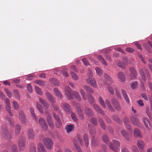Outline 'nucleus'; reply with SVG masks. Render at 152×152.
<instances>
[{
  "mask_svg": "<svg viewBox=\"0 0 152 152\" xmlns=\"http://www.w3.org/2000/svg\"><path fill=\"white\" fill-rule=\"evenodd\" d=\"M104 77L106 79L108 82V83L107 82L106 84V85H107V88L108 91L112 95L114 94V91H115L117 96L119 98H121L120 95L118 91L117 88L113 85V82L112 79L106 73L104 74Z\"/></svg>",
  "mask_w": 152,
  "mask_h": 152,
  "instance_id": "obj_1",
  "label": "nucleus"
},
{
  "mask_svg": "<svg viewBox=\"0 0 152 152\" xmlns=\"http://www.w3.org/2000/svg\"><path fill=\"white\" fill-rule=\"evenodd\" d=\"M64 92L67 98L70 100L73 99V96L77 101L80 102L81 100V98L79 93L76 91H72L71 89L69 87H65Z\"/></svg>",
  "mask_w": 152,
  "mask_h": 152,
  "instance_id": "obj_2",
  "label": "nucleus"
},
{
  "mask_svg": "<svg viewBox=\"0 0 152 152\" xmlns=\"http://www.w3.org/2000/svg\"><path fill=\"white\" fill-rule=\"evenodd\" d=\"M1 135L3 138L7 140H9L11 138V135L7 130L6 125H3L1 128Z\"/></svg>",
  "mask_w": 152,
  "mask_h": 152,
  "instance_id": "obj_3",
  "label": "nucleus"
},
{
  "mask_svg": "<svg viewBox=\"0 0 152 152\" xmlns=\"http://www.w3.org/2000/svg\"><path fill=\"white\" fill-rule=\"evenodd\" d=\"M88 77L86 79L87 83H89L91 86L94 88H96L97 85L96 80L94 78L93 79L91 78V77L92 76V71L90 69H89L88 70Z\"/></svg>",
  "mask_w": 152,
  "mask_h": 152,
  "instance_id": "obj_4",
  "label": "nucleus"
},
{
  "mask_svg": "<svg viewBox=\"0 0 152 152\" xmlns=\"http://www.w3.org/2000/svg\"><path fill=\"white\" fill-rule=\"evenodd\" d=\"M113 144L111 142L109 143V146L110 149L113 150L115 152H118L119 150V142L115 140H113Z\"/></svg>",
  "mask_w": 152,
  "mask_h": 152,
  "instance_id": "obj_5",
  "label": "nucleus"
},
{
  "mask_svg": "<svg viewBox=\"0 0 152 152\" xmlns=\"http://www.w3.org/2000/svg\"><path fill=\"white\" fill-rule=\"evenodd\" d=\"M43 142L47 149L51 150L52 148L53 143L51 139L48 138H45L43 139Z\"/></svg>",
  "mask_w": 152,
  "mask_h": 152,
  "instance_id": "obj_6",
  "label": "nucleus"
},
{
  "mask_svg": "<svg viewBox=\"0 0 152 152\" xmlns=\"http://www.w3.org/2000/svg\"><path fill=\"white\" fill-rule=\"evenodd\" d=\"M26 139L24 137H20L18 141V146L19 150L22 151L26 145Z\"/></svg>",
  "mask_w": 152,
  "mask_h": 152,
  "instance_id": "obj_7",
  "label": "nucleus"
},
{
  "mask_svg": "<svg viewBox=\"0 0 152 152\" xmlns=\"http://www.w3.org/2000/svg\"><path fill=\"white\" fill-rule=\"evenodd\" d=\"M142 121L146 128L148 130H150L151 129V124L148 118L144 117L143 118Z\"/></svg>",
  "mask_w": 152,
  "mask_h": 152,
  "instance_id": "obj_8",
  "label": "nucleus"
},
{
  "mask_svg": "<svg viewBox=\"0 0 152 152\" xmlns=\"http://www.w3.org/2000/svg\"><path fill=\"white\" fill-rule=\"evenodd\" d=\"M131 121L133 124L138 127L142 126V125L140 121L139 118L134 116H131L130 117Z\"/></svg>",
  "mask_w": 152,
  "mask_h": 152,
  "instance_id": "obj_9",
  "label": "nucleus"
},
{
  "mask_svg": "<svg viewBox=\"0 0 152 152\" xmlns=\"http://www.w3.org/2000/svg\"><path fill=\"white\" fill-rule=\"evenodd\" d=\"M45 112L47 115V121L48 122V124L53 129L54 127V125L52 120L51 117L48 112V110L45 111Z\"/></svg>",
  "mask_w": 152,
  "mask_h": 152,
  "instance_id": "obj_10",
  "label": "nucleus"
},
{
  "mask_svg": "<svg viewBox=\"0 0 152 152\" xmlns=\"http://www.w3.org/2000/svg\"><path fill=\"white\" fill-rule=\"evenodd\" d=\"M111 102L113 107L117 111H120L121 110V107L118 101L114 98H112Z\"/></svg>",
  "mask_w": 152,
  "mask_h": 152,
  "instance_id": "obj_11",
  "label": "nucleus"
},
{
  "mask_svg": "<svg viewBox=\"0 0 152 152\" xmlns=\"http://www.w3.org/2000/svg\"><path fill=\"white\" fill-rule=\"evenodd\" d=\"M39 123L43 130L46 131L47 130L48 128V126L46 124L45 121L43 118L41 117L39 119Z\"/></svg>",
  "mask_w": 152,
  "mask_h": 152,
  "instance_id": "obj_12",
  "label": "nucleus"
},
{
  "mask_svg": "<svg viewBox=\"0 0 152 152\" xmlns=\"http://www.w3.org/2000/svg\"><path fill=\"white\" fill-rule=\"evenodd\" d=\"M130 73L129 75L130 78L131 80L134 79L137 76V74L135 69L132 67L129 68Z\"/></svg>",
  "mask_w": 152,
  "mask_h": 152,
  "instance_id": "obj_13",
  "label": "nucleus"
},
{
  "mask_svg": "<svg viewBox=\"0 0 152 152\" xmlns=\"http://www.w3.org/2000/svg\"><path fill=\"white\" fill-rule=\"evenodd\" d=\"M5 102L6 104V107L7 111L10 116H12L13 115L10 110L11 105L10 99L8 98L6 99L5 100Z\"/></svg>",
  "mask_w": 152,
  "mask_h": 152,
  "instance_id": "obj_14",
  "label": "nucleus"
},
{
  "mask_svg": "<svg viewBox=\"0 0 152 152\" xmlns=\"http://www.w3.org/2000/svg\"><path fill=\"white\" fill-rule=\"evenodd\" d=\"M19 118L21 122L23 124H25L27 122V120L25 118L23 112L20 111L19 112Z\"/></svg>",
  "mask_w": 152,
  "mask_h": 152,
  "instance_id": "obj_15",
  "label": "nucleus"
},
{
  "mask_svg": "<svg viewBox=\"0 0 152 152\" xmlns=\"http://www.w3.org/2000/svg\"><path fill=\"white\" fill-rule=\"evenodd\" d=\"M76 110L80 118L82 120H84V115L80 107H77L76 108Z\"/></svg>",
  "mask_w": 152,
  "mask_h": 152,
  "instance_id": "obj_16",
  "label": "nucleus"
},
{
  "mask_svg": "<svg viewBox=\"0 0 152 152\" xmlns=\"http://www.w3.org/2000/svg\"><path fill=\"white\" fill-rule=\"evenodd\" d=\"M137 145L141 152H145L143 150L145 143L142 141L141 140L138 141L137 142Z\"/></svg>",
  "mask_w": 152,
  "mask_h": 152,
  "instance_id": "obj_17",
  "label": "nucleus"
},
{
  "mask_svg": "<svg viewBox=\"0 0 152 152\" xmlns=\"http://www.w3.org/2000/svg\"><path fill=\"white\" fill-rule=\"evenodd\" d=\"M63 107L64 111L68 114L70 113L71 110V107L68 103H64L63 105Z\"/></svg>",
  "mask_w": 152,
  "mask_h": 152,
  "instance_id": "obj_18",
  "label": "nucleus"
},
{
  "mask_svg": "<svg viewBox=\"0 0 152 152\" xmlns=\"http://www.w3.org/2000/svg\"><path fill=\"white\" fill-rule=\"evenodd\" d=\"M84 110L85 114L88 116L91 117L94 115L92 110L89 108L87 107H85Z\"/></svg>",
  "mask_w": 152,
  "mask_h": 152,
  "instance_id": "obj_19",
  "label": "nucleus"
},
{
  "mask_svg": "<svg viewBox=\"0 0 152 152\" xmlns=\"http://www.w3.org/2000/svg\"><path fill=\"white\" fill-rule=\"evenodd\" d=\"M89 133L91 136L92 137L96 133V130L95 128L93 127L89 126L88 128Z\"/></svg>",
  "mask_w": 152,
  "mask_h": 152,
  "instance_id": "obj_20",
  "label": "nucleus"
},
{
  "mask_svg": "<svg viewBox=\"0 0 152 152\" xmlns=\"http://www.w3.org/2000/svg\"><path fill=\"white\" fill-rule=\"evenodd\" d=\"M133 132L134 137H139L140 138L142 137V135L139 129L137 128L135 129Z\"/></svg>",
  "mask_w": 152,
  "mask_h": 152,
  "instance_id": "obj_21",
  "label": "nucleus"
},
{
  "mask_svg": "<svg viewBox=\"0 0 152 152\" xmlns=\"http://www.w3.org/2000/svg\"><path fill=\"white\" fill-rule=\"evenodd\" d=\"M118 77L119 79L122 82H124L126 80L125 75L122 72H120L118 74Z\"/></svg>",
  "mask_w": 152,
  "mask_h": 152,
  "instance_id": "obj_22",
  "label": "nucleus"
},
{
  "mask_svg": "<svg viewBox=\"0 0 152 152\" xmlns=\"http://www.w3.org/2000/svg\"><path fill=\"white\" fill-rule=\"evenodd\" d=\"M55 95L60 99H61L63 96L60 91L57 88H55L53 89Z\"/></svg>",
  "mask_w": 152,
  "mask_h": 152,
  "instance_id": "obj_23",
  "label": "nucleus"
},
{
  "mask_svg": "<svg viewBox=\"0 0 152 152\" xmlns=\"http://www.w3.org/2000/svg\"><path fill=\"white\" fill-rule=\"evenodd\" d=\"M38 150L39 152H46V150L43 145L41 143L38 145Z\"/></svg>",
  "mask_w": 152,
  "mask_h": 152,
  "instance_id": "obj_24",
  "label": "nucleus"
},
{
  "mask_svg": "<svg viewBox=\"0 0 152 152\" xmlns=\"http://www.w3.org/2000/svg\"><path fill=\"white\" fill-rule=\"evenodd\" d=\"M121 93L125 101L127 103H129V99L126 92L124 90H122Z\"/></svg>",
  "mask_w": 152,
  "mask_h": 152,
  "instance_id": "obj_25",
  "label": "nucleus"
},
{
  "mask_svg": "<svg viewBox=\"0 0 152 152\" xmlns=\"http://www.w3.org/2000/svg\"><path fill=\"white\" fill-rule=\"evenodd\" d=\"M73 142L77 151V152H82L81 150L79 147V145L77 140H73Z\"/></svg>",
  "mask_w": 152,
  "mask_h": 152,
  "instance_id": "obj_26",
  "label": "nucleus"
},
{
  "mask_svg": "<svg viewBox=\"0 0 152 152\" xmlns=\"http://www.w3.org/2000/svg\"><path fill=\"white\" fill-rule=\"evenodd\" d=\"M105 102L106 104L107 107L109 109L110 111L112 112H114L115 110L114 109L109 101L107 99L105 100Z\"/></svg>",
  "mask_w": 152,
  "mask_h": 152,
  "instance_id": "obj_27",
  "label": "nucleus"
},
{
  "mask_svg": "<svg viewBox=\"0 0 152 152\" xmlns=\"http://www.w3.org/2000/svg\"><path fill=\"white\" fill-rule=\"evenodd\" d=\"M50 82L52 84L55 85L56 86H58L60 85L59 82L56 79L54 78H51L49 79Z\"/></svg>",
  "mask_w": 152,
  "mask_h": 152,
  "instance_id": "obj_28",
  "label": "nucleus"
},
{
  "mask_svg": "<svg viewBox=\"0 0 152 152\" xmlns=\"http://www.w3.org/2000/svg\"><path fill=\"white\" fill-rule=\"evenodd\" d=\"M28 137L31 139H33L34 138V134L33 131L32 129H29L28 131Z\"/></svg>",
  "mask_w": 152,
  "mask_h": 152,
  "instance_id": "obj_29",
  "label": "nucleus"
},
{
  "mask_svg": "<svg viewBox=\"0 0 152 152\" xmlns=\"http://www.w3.org/2000/svg\"><path fill=\"white\" fill-rule=\"evenodd\" d=\"M83 140L85 142V145L86 147L88 145V136L87 134H85L83 136Z\"/></svg>",
  "mask_w": 152,
  "mask_h": 152,
  "instance_id": "obj_30",
  "label": "nucleus"
},
{
  "mask_svg": "<svg viewBox=\"0 0 152 152\" xmlns=\"http://www.w3.org/2000/svg\"><path fill=\"white\" fill-rule=\"evenodd\" d=\"M93 107L95 110L98 112L103 114L104 111L97 105L95 104H93Z\"/></svg>",
  "mask_w": 152,
  "mask_h": 152,
  "instance_id": "obj_31",
  "label": "nucleus"
},
{
  "mask_svg": "<svg viewBox=\"0 0 152 152\" xmlns=\"http://www.w3.org/2000/svg\"><path fill=\"white\" fill-rule=\"evenodd\" d=\"M74 125L73 124H71L67 126L66 128L67 133H69L73 130L74 129Z\"/></svg>",
  "mask_w": 152,
  "mask_h": 152,
  "instance_id": "obj_32",
  "label": "nucleus"
},
{
  "mask_svg": "<svg viewBox=\"0 0 152 152\" xmlns=\"http://www.w3.org/2000/svg\"><path fill=\"white\" fill-rule=\"evenodd\" d=\"M46 95L48 100L51 102H53L54 101V99L52 95L49 92H47Z\"/></svg>",
  "mask_w": 152,
  "mask_h": 152,
  "instance_id": "obj_33",
  "label": "nucleus"
},
{
  "mask_svg": "<svg viewBox=\"0 0 152 152\" xmlns=\"http://www.w3.org/2000/svg\"><path fill=\"white\" fill-rule=\"evenodd\" d=\"M102 140L106 143H107L110 141V139L106 134H104L102 136Z\"/></svg>",
  "mask_w": 152,
  "mask_h": 152,
  "instance_id": "obj_34",
  "label": "nucleus"
},
{
  "mask_svg": "<svg viewBox=\"0 0 152 152\" xmlns=\"http://www.w3.org/2000/svg\"><path fill=\"white\" fill-rule=\"evenodd\" d=\"M39 101L41 103L43 106L45 107L46 109H48L49 108V105L47 104L45 100L43 99L40 98Z\"/></svg>",
  "mask_w": 152,
  "mask_h": 152,
  "instance_id": "obj_35",
  "label": "nucleus"
},
{
  "mask_svg": "<svg viewBox=\"0 0 152 152\" xmlns=\"http://www.w3.org/2000/svg\"><path fill=\"white\" fill-rule=\"evenodd\" d=\"M13 92L15 98L18 100H19L20 98L18 91L17 90H14Z\"/></svg>",
  "mask_w": 152,
  "mask_h": 152,
  "instance_id": "obj_36",
  "label": "nucleus"
},
{
  "mask_svg": "<svg viewBox=\"0 0 152 152\" xmlns=\"http://www.w3.org/2000/svg\"><path fill=\"white\" fill-rule=\"evenodd\" d=\"M121 133L122 135L124 137L125 140H129V138L126 131L124 130H122L121 131Z\"/></svg>",
  "mask_w": 152,
  "mask_h": 152,
  "instance_id": "obj_37",
  "label": "nucleus"
},
{
  "mask_svg": "<svg viewBox=\"0 0 152 152\" xmlns=\"http://www.w3.org/2000/svg\"><path fill=\"white\" fill-rule=\"evenodd\" d=\"M139 72L142 77V78L140 80H143V81L145 82V81L146 77L143 70L142 69H140Z\"/></svg>",
  "mask_w": 152,
  "mask_h": 152,
  "instance_id": "obj_38",
  "label": "nucleus"
},
{
  "mask_svg": "<svg viewBox=\"0 0 152 152\" xmlns=\"http://www.w3.org/2000/svg\"><path fill=\"white\" fill-rule=\"evenodd\" d=\"M21 130L20 126L19 124H17L15 127V132L16 134L17 135L20 132Z\"/></svg>",
  "mask_w": 152,
  "mask_h": 152,
  "instance_id": "obj_39",
  "label": "nucleus"
},
{
  "mask_svg": "<svg viewBox=\"0 0 152 152\" xmlns=\"http://www.w3.org/2000/svg\"><path fill=\"white\" fill-rule=\"evenodd\" d=\"M88 99L89 102L91 104H94V97L92 95L90 94H88Z\"/></svg>",
  "mask_w": 152,
  "mask_h": 152,
  "instance_id": "obj_40",
  "label": "nucleus"
},
{
  "mask_svg": "<svg viewBox=\"0 0 152 152\" xmlns=\"http://www.w3.org/2000/svg\"><path fill=\"white\" fill-rule=\"evenodd\" d=\"M113 119L116 122L120 124L122 123V122L118 117V116L116 115H114L113 116Z\"/></svg>",
  "mask_w": 152,
  "mask_h": 152,
  "instance_id": "obj_41",
  "label": "nucleus"
},
{
  "mask_svg": "<svg viewBox=\"0 0 152 152\" xmlns=\"http://www.w3.org/2000/svg\"><path fill=\"white\" fill-rule=\"evenodd\" d=\"M117 65L119 67L124 69L125 67L126 64L125 63L122 62H121L118 61L116 63Z\"/></svg>",
  "mask_w": 152,
  "mask_h": 152,
  "instance_id": "obj_42",
  "label": "nucleus"
},
{
  "mask_svg": "<svg viewBox=\"0 0 152 152\" xmlns=\"http://www.w3.org/2000/svg\"><path fill=\"white\" fill-rule=\"evenodd\" d=\"M80 93L83 99L85 101L86 100L87 98L85 94L84 90L82 89H80Z\"/></svg>",
  "mask_w": 152,
  "mask_h": 152,
  "instance_id": "obj_43",
  "label": "nucleus"
},
{
  "mask_svg": "<svg viewBox=\"0 0 152 152\" xmlns=\"http://www.w3.org/2000/svg\"><path fill=\"white\" fill-rule=\"evenodd\" d=\"M98 101L102 107L104 108H105L106 107V105L104 103V101L101 97H99V98Z\"/></svg>",
  "mask_w": 152,
  "mask_h": 152,
  "instance_id": "obj_44",
  "label": "nucleus"
},
{
  "mask_svg": "<svg viewBox=\"0 0 152 152\" xmlns=\"http://www.w3.org/2000/svg\"><path fill=\"white\" fill-rule=\"evenodd\" d=\"M30 152H36V146L34 144H31L30 147Z\"/></svg>",
  "mask_w": 152,
  "mask_h": 152,
  "instance_id": "obj_45",
  "label": "nucleus"
},
{
  "mask_svg": "<svg viewBox=\"0 0 152 152\" xmlns=\"http://www.w3.org/2000/svg\"><path fill=\"white\" fill-rule=\"evenodd\" d=\"M4 91L7 96L9 97L10 98L12 96V95L11 91L9 90L8 89L5 88L4 89Z\"/></svg>",
  "mask_w": 152,
  "mask_h": 152,
  "instance_id": "obj_46",
  "label": "nucleus"
},
{
  "mask_svg": "<svg viewBox=\"0 0 152 152\" xmlns=\"http://www.w3.org/2000/svg\"><path fill=\"white\" fill-rule=\"evenodd\" d=\"M30 110L32 116L34 118L35 120L36 121L37 118L35 114L34 109L32 107H31L30 109Z\"/></svg>",
  "mask_w": 152,
  "mask_h": 152,
  "instance_id": "obj_47",
  "label": "nucleus"
},
{
  "mask_svg": "<svg viewBox=\"0 0 152 152\" xmlns=\"http://www.w3.org/2000/svg\"><path fill=\"white\" fill-rule=\"evenodd\" d=\"M98 60L102 62L104 65L105 66H107V64L105 61L101 56H98Z\"/></svg>",
  "mask_w": 152,
  "mask_h": 152,
  "instance_id": "obj_48",
  "label": "nucleus"
},
{
  "mask_svg": "<svg viewBox=\"0 0 152 152\" xmlns=\"http://www.w3.org/2000/svg\"><path fill=\"white\" fill-rule=\"evenodd\" d=\"M37 107L39 112L42 113H43V111L42 106L39 104V103L37 102Z\"/></svg>",
  "mask_w": 152,
  "mask_h": 152,
  "instance_id": "obj_49",
  "label": "nucleus"
},
{
  "mask_svg": "<svg viewBox=\"0 0 152 152\" xmlns=\"http://www.w3.org/2000/svg\"><path fill=\"white\" fill-rule=\"evenodd\" d=\"M98 121H99L100 125L104 129H105V126L104 123L103 122V120L101 118H99Z\"/></svg>",
  "mask_w": 152,
  "mask_h": 152,
  "instance_id": "obj_50",
  "label": "nucleus"
},
{
  "mask_svg": "<svg viewBox=\"0 0 152 152\" xmlns=\"http://www.w3.org/2000/svg\"><path fill=\"white\" fill-rule=\"evenodd\" d=\"M35 88L36 91L38 94L40 95H42L43 93L39 88L37 86H35Z\"/></svg>",
  "mask_w": 152,
  "mask_h": 152,
  "instance_id": "obj_51",
  "label": "nucleus"
},
{
  "mask_svg": "<svg viewBox=\"0 0 152 152\" xmlns=\"http://www.w3.org/2000/svg\"><path fill=\"white\" fill-rule=\"evenodd\" d=\"M84 88L87 92L90 93H93V90L91 88L86 85L84 86Z\"/></svg>",
  "mask_w": 152,
  "mask_h": 152,
  "instance_id": "obj_52",
  "label": "nucleus"
},
{
  "mask_svg": "<svg viewBox=\"0 0 152 152\" xmlns=\"http://www.w3.org/2000/svg\"><path fill=\"white\" fill-rule=\"evenodd\" d=\"M151 109H150L149 107H147L146 110V112L150 118H151Z\"/></svg>",
  "mask_w": 152,
  "mask_h": 152,
  "instance_id": "obj_53",
  "label": "nucleus"
},
{
  "mask_svg": "<svg viewBox=\"0 0 152 152\" xmlns=\"http://www.w3.org/2000/svg\"><path fill=\"white\" fill-rule=\"evenodd\" d=\"M138 82L137 81H134L131 84V87L132 89H134L137 87Z\"/></svg>",
  "mask_w": 152,
  "mask_h": 152,
  "instance_id": "obj_54",
  "label": "nucleus"
},
{
  "mask_svg": "<svg viewBox=\"0 0 152 152\" xmlns=\"http://www.w3.org/2000/svg\"><path fill=\"white\" fill-rule=\"evenodd\" d=\"M71 75L72 78L75 80H77L78 79L77 76L72 71L71 72Z\"/></svg>",
  "mask_w": 152,
  "mask_h": 152,
  "instance_id": "obj_55",
  "label": "nucleus"
},
{
  "mask_svg": "<svg viewBox=\"0 0 152 152\" xmlns=\"http://www.w3.org/2000/svg\"><path fill=\"white\" fill-rule=\"evenodd\" d=\"M13 106L15 110H18L19 108V105L18 102L15 101H13Z\"/></svg>",
  "mask_w": 152,
  "mask_h": 152,
  "instance_id": "obj_56",
  "label": "nucleus"
},
{
  "mask_svg": "<svg viewBox=\"0 0 152 152\" xmlns=\"http://www.w3.org/2000/svg\"><path fill=\"white\" fill-rule=\"evenodd\" d=\"M140 81L141 83V88L142 91H145V86L144 83L146 82V80L143 81V80H140Z\"/></svg>",
  "mask_w": 152,
  "mask_h": 152,
  "instance_id": "obj_57",
  "label": "nucleus"
},
{
  "mask_svg": "<svg viewBox=\"0 0 152 152\" xmlns=\"http://www.w3.org/2000/svg\"><path fill=\"white\" fill-rule=\"evenodd\" d=\"M71 116L73 121H77L78 120L76 115L74 113H72L71 114Z\"/></svg>",
  "mask_w": 152,
  "mask_h": 152,
  "instance_id": "obj_58",
  "label": "nucleus"
},
{
  "mask_svg": "<svg viewBox=\"0 0 152 152\" xmlns=\"http://www.w3.org/2000/svg\"><path fill=\"white\" fill-rule=\"evenodd\" d=\"M11 152H18L17 146L16 145H13L12 146Z\"/></svg>",
  "mask_w": 152,
  "mask_h": 152,
  "instance_id": "obj_59",
  "label": "nucleus"
},
{
  "mask_svg": "<svg viewBox=\"0 0 152 152\" xmlns=\"http://www.w3.org/2000/svg\"><path fill=\"white\" fill-rule=\"evenodd\" d=\"M34 83H37L40 86H43L44 84V82L40 80H37L35 81Z\"/></svg>",
  "mask_w": 152,
  "mask_h": 152,
  "instance_id": "obj_60",
  "label": "nucleus"
},
{
  "mask_svg": "<svg viewBox=\"0 0 152 152\" xmlns=\"http://www.w3.org/2000/svg\"><path fill=\"white\" fill-rule=\"evenodd\" d=\"M95 70L98 75H100L102 74V71L100 68L98 67H96L95 68Z\"/></svg>",
  "mask_w": 152,
  "mask_h": 152,
  "instance_id": "obj_61",
  "label": "nucleus"
},
{
  "mask_svg": "<svg viewBox=\"0 0 152 152\" xmlns=\"http://www.w3.org/2000/svg\"><path fill=\"white\" fill-rule=\"evenodd\" d=\"M5 119L6 121H8L9 122L11 125H13V122L12 121H11L8 116H6L5 118Z\"/></svg>",
  "mask_w": 152,
  "mask_h": 152,
  "instance_id": "obj_62",
  "label": "nucleus"
},
{
  "mask_svg": "<svg viewBox=\"0 0 152 152\" xmlns=\"http://www.w3.org/2000/svg\"><path fill=\"white\" fill-rule=\"evenodd\" d=\"M62 123L61 120L56 121V126L57 128H60L61 126Z\"/></svg>",
  "mask_w": 152,
  "mask_h": 152,
  "instance_id": "obj_63",
  "label": "nucleus"
},
{
  "mask_svg": "<svg viewBox=\"0 0 152 152\" xmlns=\"http://www.w3.org/2000/svg\"><path fill=\"white\" fill-rule=\"evenodd\" d=\"M91 121L92 124L96 125L97 124V122L96 118H92L90 120Z\"/></svg>",
  "mask_w": 152,
  "mask_h": 152,
  "instance_id": "obj_64",
  "label": "nucleus"
}]
</instances>
